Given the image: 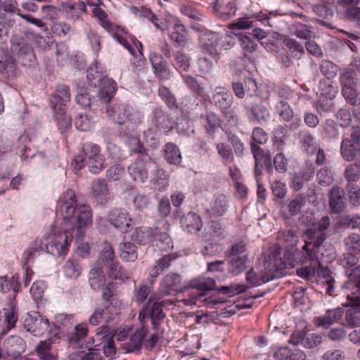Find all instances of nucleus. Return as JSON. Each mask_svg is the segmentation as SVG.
<instances>
[{
  "label": "nucleus",
  "instance_id": "obj_1",
  "mask_svg": "<svg viewBox=\"0 0 360 360\" xmlns=\"http://www.w3.org/2000/svg\"><path fill=\"white\" fill-rule=\"evenodd\" d=\"M56 211L63 218V233H54L46 244V252L59 257L67 255L72 238L79 240L84 236V228L92 222V211L89 205L79 202L72 189L60 196Z\"/></svg>",
  "mask_w": 360,
  "mask_h": 360
},
{
  "label": "nucleus",
  "instance_id": "obj_2",
  "mask_svg": "<svg viewBox=\"0 0 360 360\" xmlns=\"http://www.w3.org/2000/svg\"><path fill=\"white\" fill-rule=\"evenodd\" d=\"M304 245L302 248L300 262H331L336 252L333 245L325 243L326 237L311 230H306L304 233Z\"/></svg>",
  "mask_w": 360,
  "mask_h": 360
},
{
  "label": "nucleus",
  "instance_id": "obj_3",
  "mask_svg": "<svg viewBox=\"0 0 360 360\" xmlns=\"http://www.w3.org/2000/svg\"><path fill=\"white\" fill-rule=\"evenodd\" d=\"M108 115L118 124H126L130 127L131 132L126 134L132 144L139 146L140 141L136 127L142 122L143 115L136 110L132 106L125 103H118L109 105L107 109Z\"/></svg>",
  "mask_w": 360,
  "mask_h": 360
},
{
  "label": "nucleus",
  "instance_id": "obj_4",
  "mask_svg": "<svg viewBox=\"0 0 360 360\" xmlns=\"http://www.w3.org/2000/svg\"><path fill=\"white\" fill-rule=\"evenodd\" d=\"M94 15L98 18L101 25L108 32H112L113 38L127 49L131 53L134 54V50L130 44L129 39L138 48L141 44L135 37H131L122 28H120L109 21L108 14L105 11L97 6L93 10Z\"/></svg>",
  "mask_w": 360,
  "mask_h": 360
},
{
  "label": "nucleus",
  "instance_id": "obj_5",
  "mask_svg": "<svg viewBox=\"0 0 360 360\" xmlns=\"http://www.w3.org/2000/svg\"><path fill=\"white\" fill-rule=\"evenodd\" d=\"M24 327L34 336H41L46 332L49 333V340L53 338H60V328L55 324H50L47 318L37 311L29 312L24 319Z\"/></svg>",
  "mask_w": 360,
  "mask_h": 360
},
{
  "label": "nucleus",
  "instance_id": "obj_6",
  "mask_svg": "<svg viewBox=\"0 0 360 360\" xmlns=\"http://www.w3.org/2000/svg\"><path fill=\"white\" fill-rule=\"evenodd\" d=\"M340 153L342 158L347 162L360 158V124L352 126L347 135L343 137Z\"/></svg>",
  "mask_w": 360,
  "mask_h": 360
},
{
  "label": "nucleus",
  "instance_id": "obj_7",
  "mask_svg": "<svg viewBox=\"0 0 360 360\" xmlns=\"http://www.w3.org/2000/svg\"><path fill=\"white\" fill-rule=\"evenodd\" d=\"M150 121L152 128L145 131L146 136L155 134H167L173 130L175 122L172 118L160 107L153 106L150 114Z\"/></svg>",
  "mask_w": 360,
  "mask_h": 360
},
{
  "label": "nucleus",
  "instance_id": "obj_8",
  "mask_svg": "<svg viewBox=\"0 0 360 360\" xmlns=\"http://www.w3.org/2000/svg\"><path fill=\"white\" fill-rule=\"evenodd\" d=\"M155 164L148 155L140 153L128 166V172L134 181L144 183L148 178V172H151Z\"/></svg>",
  "mask_w": 360,
  "mask_h": 360
},
{
  "label": "nucleus",
  "instance_id": "obj_9",
  "mask_svg": "<svg viewBox=\"0 0 360 360\" xmlns=\"http://www.w3.org/2000/svg\"><path fill=\"white\" fill-rule=\"evenodd\" d=\"M276 277L275 272L272 269L271 262H265L264 263V270L259 268H251L246 273V281L252 286L261 285L267 283Z\"/></svg>",
  "mask_w": 360,
  "mask_h": 360
},
{
  "label": "nucleus",
  "instance_id": "obj_10",
  "mask_svg": "<svg viewBox=\"0 0 360 360\" xmlns=\"http://www.w3.org/2000/svg\"><path fill=\"white\" fill-rule=\"evenodd\" d=\"M93 342L96 345H102L104 354L107 357L112 358L115 354V345L114 335L111 334L110 328L107 326H102L96 329Z\"/></svg>",
  "mask_w": 360,
  "mask_h": 360
},
{
  "label": "nucleus",
  "instance_id": "obj_11",
  "mask_svg": "<svg viewBox=\"0 0 360 360\" xmlns=\"http://www.w3.org/2000/svg\"><path fill=\"white\" fill-rule=\"evenodd\" d=\"M250 150L255 160V174L260 176L262 174L263 164L267 171L272 169L271 156L269 150H264L255 143H250Z\"/></svg>",
  "mask_w": 360,
  "mask_h": 360
},
{
  "label": "nucleus",
  "instance_id": "obj_12",
  "mask_svg": "<svg viewBox=\"0 0 360 360\" xmlns=\"http://www.w3.org/2000/svg\"><path fill=\"white\" fill-rule=\"evenodd\" d=\"M165 318L162 311V306L160 303L154 302L151 309L148 307L143 308L139 314V319L141 324H146V319L151 321L153 328L155 330H158L160 326V321Z\"/></svg>",
  "mask_w": 360,
  "mask_h": 360
},
{
  "label": "nucleus",
  "instance_id": "obj_13",
  "mask_svg": "<svg viewBox=\"0 0 360 360\" xmlns=\"http://www.w3.org/2000/svg\"><path fill=\"white\" fill-rule=\"evenodd\" d=\"M149 60L157 78L162 81L172 78L173 72L167 68V62L160 54L152 52L150 53Z\"/></svg>",
  "mask_w": 360,
  "mask_h": 360
},
{
  "label": "nucleus",
  "instance_id": "obj_14",
  "mask_svg": "<svg viewBox=\"0 0 360 360\" xmlns=\"http://www.w3.org/2000/svg\"><path fill=\"white\" fill-rule=\"evenodd\" d=\"M108 221L116 229L127 231L131 226V218L127 212L119 208H113L108 214Z\"/></svg>",
  "mask_w": 360,
  "mask_h": 360
},
{
  "label": "nucleus",
  "instance_id": "obj_15",
  "mask_svg": "<svg viewBox=\"0 0 360 360\" xmlns=\"http://www.w3.org/2000/svg\"><path fill=\"white\" fill-rule=\"evenodd\" d=\"M213 104L221 112L229 109L233 103V97L231 93L223 86H217L212 96Z\"/></svg>",
  "mask_w": 360,
  "mask_h": 360
},
{
  "label": "nucleus",
  "instance_id": "obj_16",
  "mask_svg": "<svg viewBox=\"0 0 360 360\" xmlns=\"http://www.w3.org/2000/svg\"><path fill=\"white\" fill-rule=\"evenodd\" d=\"M182 288L181 275L174 272L165 275L160 283V291L164 295L174 294Z\"/></svg>",
  "mask_w": 360,
  "mask_h": 360
},
{
  "label": "nucleus",
  "instance_id": "obj_17",
  "mask_svg": "<svg viewBox=\"0 0 360 360\" xmlns=\"http://www.w3.org/2000/svg\"><path fill=\"white\" fill-rule=\"evenodd\" d=\"M200 46L204 53L210 56L218 54L220 34L214 32H206L200 36Z\"/></svg>",
  "mask_w": 360,
  "mask_h": 360
},
{
  "label": "nucleus",
  "instance_id": "obj_18",
  "mask_svg": "<svg viewBox=\"0 0 360 360\" xmlns=\"http://www.w3.org/2000/svg\"><path fill=\"white\" fill-rule=\"evenodd\" d=\"M70 87L65 84H58L51 99V104L54 110H63L66 103L70 101Z\"/></svg>",
  "mask_w": 360,
  "mask_h": 360
},
{
  "label": "nucleus",
  "instance_id": "obj_19",
  "mask_svg": "<svg viewBox=\"0 0 360 360\" xmlns=\"http://www.w3.org/2000/svg\"><path fill=\"white\" fill-rule=\"evenodd\" d=\"M150 182L153 189L160 192L165 191L169 187V174L155 164V167L151 170Z\"/></svg>",
  "mask_w": 360,
  "mask_h": 360
},
{
  "label": "nucleus",
  "instance_id": "obj_20",
  "mask_svg": "<svg viewBox=\"0 0 360 360\" xmlns=\"http://www.w3.org/2000/svg\"><path fill=\"white\" fill-rule=\"evenodd\" d=\"M180 224L184 231L189 233H196L202 227L201 217L196 213L190 212L184 214L180 219Z\"/></svg>",
  "mask_w": 360,
  "mask_h": 360
},
{
  "label": "nucleus",
  "instance_id": "obj_21",
  "mask_svg": "<svg viewBox=\"0 0 360 360\" xmlns=\"http://www.w3.org/2000/svg\"><path fill=\"white\" fill-rule=\"evenodd\" d=\"M100 146L92 142H86L83 144L82 154L75 158V162L79 169L84 167V162L101 155Z\"/></svg>",
  "mask_w": 360,
  "mask_h": 360
},
{
  "label": "nucleus",
  "instance_id": "obj_22",
  "mask_svg": "<svg viewBox=\"0 0 360 360\" xmlns=\"http://www.w3.org/2000/svg\"><path fill=\"white\" fill-rule=\"evenodd\" d=\"M19 275L14 274L11 278L8 276H0V292L1 293H8L11 292L8 295V299H12V300L15 301V297L16 294L19 291Z\"/></svg>",
  "mask_w": 360,
  "mask_h": 360
},
{
  "label": "nucleus",
  "instance_id": "obj_23",
  "mask_svg": "<svg viewBox=\"0 0 360 360\" xmlns=\"http://www.w3.org/2000/svg\"><path fill=\"white\" fill-rule=\"evenodd\" d=\"M298 139L301 147L308 155L315 154L319 146V143L316 136L309 130H302L298 134Z\"/></svg>",
  "mask_w": 360,
  "mask_h": 360
},
{
  "label": "nucleus",
  "instance_id": "obj_24",
  "mask_svg": "<svg viewBox=\"0 0 360 360\" xmlns=\"http://www.w3.org/2000/svg\"><path fill=\"white\" fill-rule=\"evenodd\" d=\"M344 190L338 186H333L329 193V205L333 213H340L345 209V198Z\"/></svg>",
  "mask_w": 360,
  "mask_h": 360
},
{
  "label": "nucleus",
  "instance_id": "obj_25",
  "mask_svg": "<svg viewBox=\"0 0 360 360\" xmlns=\"http://www.w3.org/2000/svg\"><path fill=\"white\" fill-rule=\"evenodd\" d=\"M247 110L250 112L249 120L260 124H266L271 117L269 110L262 103H255Z\"/></svg>",
  "mask_w": 360,
  "mask_h": 360
},
{
  "label": "nucleus",
  "instance_id": "obj_26",
  "mask_svg": "<svg viewBox=\"0 0 360 360\" xmlns=\"http://www.w3.org/2000/svg\"><path fill=\"white\" fill-rule=\"evenodd\" d=\"M249 258L248 254L240 257H232L226 262L227 272L229 276H236L240 274L248 267Z\"/></svg>",
  "mask_w": 360,
  "mask_h": 360
},
{
  "label": "nucleus",
  "instance_id": "obj_27",
  "mask_svg": "<svg viewBox=\"0 0 360 360\" xmlns=\"http://www.w3.org/2000/svg\"><path fill=\"white\" fill-rule=\"evenodd\" d=\"M141 326L126 343V349L128 352H139L142 347L143 339L148 333V327L145 323Z\"/></svg>",
  "mask_w": 360,
  "mask_h": 360
},
{
  "label": "nucleus",
  "instance_id": "obj_28",
  "mask_svg": "<svg viewBox=\"0 0 360 360\" xmlns=\"http://www.w3.org/2000/svg\"><path fill=\"white\" fill-rule=\"evenodd\" d=\"M344 313V309L340 307L327 310L324 315L316 319V323L318 326L327 328L333 323L338 321L342 317Z\"/></svg>",
  "mask_w": 360,
  "mask_h": 360
},
{
  "label": "nucleus",
  "instance_id": "obj_29",
  "mask_svg": "<svg viewBox=\"0 0 360 360\" xmlns=\"http://www.w3.org/2000/svg\"><path fill=\"white\" fill-rule=\"evenodd\" d=\"M116 92L115 82L108 77H103L101 79L99 84L98 97L101 101L108 103Z\"/></svg>",
  "mask_w": 360,
  "mask_h": 360
},
{
  "label": "nucleus",
  "instance_id": "obj_30",
  "mask_svg": "<svg viewBox=\"0 0 360 360\" xmlns=\"http://www.w3.org/2000/svg\"><path fill=\"white\" fill-rule=\"evenodd\" d=\"M91 189L94 198L99 203L103 204L107 201L109 190L104 179H98L94 181Z\"/></svg>",
  "mask_w": 360,
  "mask_h": 360
},
{
  "label": "nucleus",
  "instance_id": "obj_31",
  "mask_svg": "<svg viewBox=\"0 0 360 360\" xmlns=\"http://www.w3.org/2000/svg\"><path fill=\"white\" fill-rule=\"evenodd\" d=\"M104 273L103 266H100V264L90 270L89 281L92 289L99 290L105 285L106 279Z\"/></svg>",
  "mask_w": 360,
  "mask_h": 360
},
{
  "label": "nucleus",
  "instance_id": "obj_32",
  "mask_svg": "<svg viewBox=\"0 0 360 360\" xmlns=\"http://www.w3.org/2000/svg\"><path fill=\"white\" fill-rule=\"evenodd\" d=\"M229 207V199L226 195L219 194L215 197L208 212L210 215L214 217H221L224 215Z\"/></svg>",
  "mask_w": 360,
  "mask_h": 360
},
{
  "label": "nucleus",
  "instance_id": "obj_33",
  "mask_svg": "<svg viewBox=\"0 0 360 360\" xmlns=\"http://www.w3.org/2000/svg\"><path fill=\"white\" fill-rule=\"evenodd\" d=\"M351 307L346 311L345 321V325L350 327L360 326V302H352Z\"/></svg>",
  "mask_w": 360,
  "mask_h": 360
},
{
  "label": "nucleus",
  "instance_id": "obj_34",
  "mask_svg": "<svg viewBox=\"0 0 360 360\" xmlns=\"http://www.w3.org/2000/svg\"><path fill=\"white\" fill-rule=\"evenodd\" d=\"M215 280L210 277L198 276L191 280L188 287L199 291L215 290Z\"/></svg>",
  "mask_w": 360,
  "mask_h": 360
},
{
  "label": "nucleus",
  "instance_id": "obj_35",
  "mask_svg": "<svg viewBox=\"0 0 360 360\" xmlns=\"http://www.w3.org/2000/svg\"><path fill=\"white\" fill-rule=\"evenodd\" d=\"M131 238L141 245L153 242V229L146 226L136 228L131 233Z\"/></svg>",
  "mask_w": 360,
  "mask_h": 360
},
{
  "label": "nucleus",
  "instance_id": "obj_36",
  "mask_svg": "<svg viewBox=\"0 0 360 360\" xmlns=\"http://www.w3.org/2000/svg\"><path fill=\"white\" fill-rule=\"evenodd\" d=\"M67 18L72 21L80 19L81 15L86 13V6L83 1L67 4L65 6Z\"/></svg>",
  "mask_w": 360,
  "mask_h": 360
},
{
  "label": "nucleus",
  "instance_id": "obj_37",
  "mask_svg": "<svg viewBox=\"0 0 360 360\" xmlns=\"http://www.w3.org/2000/svg\"><path fill=\"white\" fill-rule=\"evenodd\" d=\"M164 156L167 162L171 165H179L182 160L179 148L173 143H167L165 145Z\"/></svg>",
  "mask_w": 360,
  "mask_h": 360
},
{
  "label": "nucleus",
  "instance_id": "obj_38",
  "mask_svg": "<svg viewBox=\"0 0 360 360\" xmlns=\"http://www.w3.org/2000/svg\"><path fill=\"white\" fill-rule=\"evenodd\" d=\"M338 87L332 80L322 79L319 84V96L329 99H334L338 93Z\"/></svg>",
  "mask_w": 360,
  "mask_h": 360
},
{
  "label": "nucleus",
  "instance_id": "obj_39",
  "mask_svg": "<svg viewBox=\"0 0 360 360\" xmlns=\"http://www.w3.org/2000/svg\"><path fill=\"white\" fill-rule=\"evenodd\" d=\"M207 271L211 272L219 280H224L229 277L226 262L223 260H216L207 263Z\"/></svg>",
  "mask_w": 360,
  "mask_h": 360
},
{
  "label": "nucleus",
  "instance_id": "obj_40",
  "mask_svg": "<svg viewBox=\"0 0 360 360\" xmlns=\"http://www.w3.org/2000/svg\"><path fill=\"white\" fill-rule=\"evenodd\" d=\"M104 270L109 277L114 279L125 280L129 278V274L116 261L104 267Z\"/></svg>",
  "mask_w": 360,
  "mask_h": 360
},
{
  "label": "nucleus",
  "instance_id": "obj_41",
  "mask_svg": "<svg viewBox=\"0 0 360 360\" xmlns=\"http://www.w3.org/2000/svg\"><path fill=\"white\" fill-rule=\"evenodd\" d=\"M120 257L127 262H134L138 258L136 246L130 242L120 245Z\"/></svg>",
  "mask_w": 360,
  "mask_h": 360
},
{
  "label": "nucleus",
  "instance_id": "obj_42",
  "mask_svg": "<svg viewBox=\"0 0 360 360\" xmlns=\"http://www.w3.org/2000/svg\"><path fill=\"white\" fill-rule=\"evenodd\" d=\"M174 259V257L171 255L163 256L156 262L155 264L150 270V276L152 278H156L165 269H168L170 266L172 261Z\"/></svg>",
  "mask_w": 360,
  "mask_h": 360
},
{
  "label": "nucleus",
  "instance_id": "obj_43",
  "mask_svg": "<svg viewBox=\"0 0 360 360\" xmlns=\"http://www.w3.org/2000/svg\"><path fill=\"white\" fill-rule=\"evenodd\" d=\"M63 271L65 276L68 278H77L81 274L82 271V267L79 263V260L73 257L69 258L63 266Z\"/></svg>",
  "mask_w": 360,
  "mask_h": 360
},
{
  "label": "nucleus",
  "instance_id": "obj_44",
  "mask_svg": "<svg viewBox=\"0 0 360 360\" xmlns=\"http://www.w3.org/2000/svg\"><path fill=\"white\" fill-rule=\"evenodd\" d=\"M345 250L351 254L360 253V235L356 233H352L345 237L343 240Z\"/></svg>",
  "mask_w": 360,
  "mask_h": 360
},
{
  "label": "nucleus",
  "instance_id": "obj_45",
  "mask_svg": "<svg viewBox=\"0 0 360 360\" xmlns=\"http://www.w3.org/2000/svg\"><path fill=\"white\" fill-rule=\"evenodd\" d=\"M283 44L288 49L292 57L300 58L304 54V44L300 43L292 38H285L283 40Z\"/></svg>",
  "mask_w": 360,
  "mask_h": 360
},
{
  "label": "nucleus",
  "instance_id": "obj_46",
  "mask_svg": "<svg viewBox=\"0 0 360 360\" xmlns=\"http://www.w3.org/2000/svg\"><path fill=\"white\" fill-rule=\"evenodd\" d=\"M344 176L347 181V186H354L360 178V164H350L345 169Z\"/></svg>",
  "mask_w": 360,
  "mask_h": 360
},
{
  "label": "nucleus",
  "instance_id": "obj_47",
  "mask_svg": "<svg viewBox=\"0 0 360 360\" xmlns=\"http://www.w3.org/2000/svg\"><path fill=\"white\" fill-rule=\"evenodd\" d=\"M217 154L221 158L222 163L224 165L231 163L234 159L233 152L231 146L225 143L221 142L216 143Z\"/></svg>",
  "mask_w": 360,
  "mask_h": 360
},
{
  "label": "nucleus",
  "instance_id": "obj_48",
  "mask_svg": "<svg viewBox=\"0 0 360 360\" xmlns=\"http://www.w3.org/2000/svg\"><path fill=\"white\" fill-rule=\"evenodd\" d=\"M121 302L115 299L111 300V302L105 307V323L104 326L110 323L120 313Z\"/></svg>",
  "mask_w": 360,
  "mask_h": 360
},
{
  "label": "nucleus",
  "instance_id": "obj_49",
  "mask_svg": "<svg viewBox=\"0 0 360 360\" xmlns=\"http://www.w3.org/2000/svg\"><path fill=\"white\" fill-rule=\"evenodd\" d=\"M54 111L56 112V121L60 133L63 134L71 127L72 119L70 116L66 114L65 108L63 110H57Z\"/></svg>",
  "mask_w": 360,
  "mask_h": 360
},
{
  "label": "nucleus",
  "instance_id": "obj_50",
  "mask_svg": "<svg viewBox=\"0 0 360 360\" xmlns=\"http://www.w3.org/2000/svg\"><path fill=\"white\" fill-rule=\"evenodd\" d=\"M42 250L43 243L41 239L37 238L32 241L23 254V259L25 261V264H27L34 257L37 253H39Z\"/></svg>",
  "mask_w": 360,
  "mask_h": 360
},
{
  "label": "nucleus",
  "instance_id": "obj_51",
  "mask_svg": "<svg viewBox=\"0 0 360 360\" xmlns=\"http://www.w3.org/2000/svg\"><path fill=\"white\" fill-rule=\"evenodd\" d=\"M319 70L326 77L325 79L331 80L337 75L338 67L330 60H323L320 63Z\"/></svg>",
  "mask_w": 360,
  "mask_h": 360
},
{
  "label": "nucleus",
  "instance_id": "obj_52",
  "mask_svg": "<svg viewBox=\"0 0 360 360\" xmlns=\"http://www.w3.org/2000/svg\"><path fill=\"white\" fill-rule=\"evenodd\" d=\"M51 343L40 342L37 346V355L41 360H57L58 355L50 352Z\"/></svg>",
  "mask_w": 360,
  "mask_h": 360
},
{
  "label": "nucleus",
  "instance_id": "obj_53",
  "mask_svg": "<svg viewBox=\"0 0 360 360\" xmlns=\"http://www.w3.org/2000/svg\"><path fill=\"white\" fill-rule=\"evenodd\" d=\"M276 112L285 122H289L292 118L293 110L290 105L283 101H279L275 105Z\"/></svg>",
  "mask_w": 360,
  "mask_h": 360
},
{
  "label": "nucleus",
  "instance_id": "obj_54",
  "mask_svg": "<svg viewBox=\"0 0 360 360\" xmlns=\"http://www.w3.org/2000/svg\"><path fill=\"white\" fill-rule=\"evenodd\" d=\"M305 204V197L302 194L294 196L288 203V212L290 216H295L300 213Z\"/></svg>",
  "mask_w": 360,
  "mask_h": 360
},
{
  "label": "nucleus",
  "instance_id": "obj_55",
  "mask_svg": "<svg viewBox=\"0 0 360 360\" xmlns=\"http://www.w3.org/2000/svg\"><path fill=\"white\" fill-rule=\"evenodd\" d=\"M324 136L329 139H337L339 135L338 126L332 119H326L322 123Z\"/></svg>",
  "mask_w": 360,
  "mask_h": 360
},
{
  "label": "nucleus",
  "instance_id": "obj_56",
  "mask_svg": "<svg viewBox=\"0 0 360 360\" xmlns=\"http://www.w3.org/2000/svg\"><path fill=\"white\" fill-rule=\"evenodd\" d=\"M186 31V29L184 25H176L174 30L169 34V38L179 45L183 46L187 41L186 35L184 33Z\"/></svg>",
  "mask_w": 360,
  "mask_h": 360
},
{
  "label": "nucleus",
  "instance_id": "obj_57",
  "mask_svg": "<svg viewBox=\"0 0 360 360\" xmlns=\"http://www.w3.org/2000/svg\"><path fill=\"white\" fill-rule=\"evenodd\" d=\"M316 181L320 185L330 186L334 181V173L330 169L323 167L317 172Z\"/></svg>",
  "mask_w": 360,
  "mask_h": 360
},
{
  "label": "nucleus",
  "instance_id": "obj_58",
  "mask_svg": "<svg viewBox=\"0 0 360 360\" xmlns=\"http://www.w3.org/2000/svg\"><path fill=\"white\" fill-rule=\"evenodd\" d=\"M114 257L115 253L112 247L110 244H105L101 251L100 259L97 265L100 264V266H103L104 268L115 261Z\"/></svg>",
  "mask_w": 360,
  "mask_h": 360
},
{
  "label": "nucleus",
  "instance_id": "obj_59",
  "mask_svg": "<svg viewBox=\"0 0 360 360\" xmlns=\"http://www.w3.org/2000/svg\"><path fill=\"white\" fill-rule=\"evenodd\" d=\"M10 311H7L4 314L5 322L6 323L7 331L11 330L15 326V323L18 321V315L14 302L10 298L9 302Z\"/></svg>",
  "mask_w": 360,
  "mask_h": 360
},
{
  "label": "nucleus",
  "instance_id": "obj_60",
  "mask_svg": "<svg viewBox=\"0 0 360 360\" xmlns=\"http://www.w3.org/2000/svg\"><path fill=\"white\" fill-rule=\"evenodd\" d=\"M174 59L175 68L178 72L181 73L184 71L188 70L191 65V63L190 58L188 57L186 54L177 51L174 54Z\"/></svg>",
  "mask_w": 360,
  "mask_h": 360
},
{
  "label": "nucleus",
  "instance_id": "obj_61",
  "mask_svg": "<svg viewBox=\"0 0 360 360\" xmlns=\"http://www.w3.org/2000/svg\"><path fill=\"white\" fill-rule=\"evenodd\" d=\"M240 41L241 48L248 53H252L257 48V43L249 36L240 33L234 34Z\"/></svg>",
  "mask_w": 360,
  "mask_h": 360
},
{
  "label": "nucleus",
  "instance_id": "obj_62",
  "mask_svg": "<svg viewBox=\"0 0 360 360\" xmlns=\"http://www.w3.org/2000/svg\"><path fill=\"white\" fill-rule=\"evenodd\" d=\"M291 34L306 41L311 39L313 36V33L309 28L307 25L300 23L294 26L291 30Z\"/></svg>",
  "mask_w": 360,
  "mask_h": 360
},
{
  "label": "nucleus",
  "instance_id": "obj_63",
  "mask_svg": "<svg viewBox=\"0 0 360 360\" xmlns=\"http://www.w3.org/2000/svg\"><path fill=\"white\" fill-rule=\"evenodd\" d=\"M75 125L78 130L87 131L92 128L94 121L87 115H79L75 119Z\"/></svg>",
  "mask_w": 360,
  "mask_h": 360
},
{
  "label": "nucleus",
  "instance_id": "obj_64",
  "mask_svg": "<svg viewBox=\"0 0 360 360\" xmlns=\"http://www.w3.org/2000/svg\"><path fill=\"white\" fill-rule=\"evenodd\" d=\"M180 10L183 15L189 18L193 21H202L203 20V14L191 5H183Z\"/></svg>",
  "mask_w": 360,
  "mask_h": 360
}]
</instances>
